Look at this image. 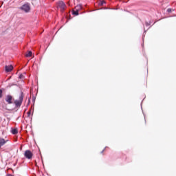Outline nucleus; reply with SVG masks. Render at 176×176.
Returning a JSON list of instances; mask_svg holds the SVG:
<instances>
[{
	"label": "nucleus",
	"mask_w": 176,
	"mask_h": 176,
	"mask_svg": "<svg viewBox=\"0 0 176 176\" xmlns=\"http://www.w3.org/2000/svg\"><path fill=\"white\" fill-rule=\"evenodd\" d=\"M25 57H32V52L28 51V53L25 54Z\"/></svg>",
	"instance_id": "10"
},
{
	"label": "nucleus",
	"mask_w": 176,
	"mask_h": 176,
	"mask_svg": "<svg viewBox=\"0 0 176 176\" xmlns=\"http://www.w3.org/2000/svg\"><path fill=\"white\" fill-rule=\"evenodd\" d=\"M30 115H31V111L28 112V116H30Z\"/></svg>",
	"instance_id": "16"
},
{
	"label": "nucleus",
	"mask_w": 176,
	"mask_h": 176,
	"mask_svg": "<svg viewBox=\"0 0 176 176\" xmlns=\"http://www.w3.org/2000/svg\"><path fill=\"white\" fill-rule=\"evenodd\" d=\"M6 142H9V140H5L3 138H0V149L6 144Z\"/></svg>",
	"instance_id": "6"
},
{
	"label": "nucleus",
	"mask_w": 176,
	"mask_h": 176,
	"mask_svg": "<svg viewBox=\"0 0 176 176\" xmlns=\"http://www.w3.org/2000/svg\"><path fill=\"white\" fill-rule=\"evenodd\" d=\"M13 100V96H12V95H7L6 96V101L7 102V104H13V102H12Z\"/></svg>",
	"instance_id": "5"
},
{
	"label": "nucleus",
	"mask_w": 176,
	"mask_h": 176,
	"mask_svg": "<svg viewBox=\"0 0 176 176\" xmlns=\"http://www.w3.org/2000/svg\"><path fill=\"white\" fill-rule=\"evenodd\" d=\"M75 10H77L79 12V10H82V6L81 5H78L74 8Z\"/></svg>",
	"instance_id": "9"
},
{
	"label": "nucleus",
	"mask_w": 176,
	"mask_h": 176,
	"mask_svg": "<svg viewBox=\"0 0 176 176\" xmlns=\"http://www.w3.org/2000/svg\"><path fill=\"white\" fill-rule=\"evenodd\" d=\"M72 14H74V16H78L79 15V11L74 9V10H72Z\"/></svg>",
	"instance_id": "8"
},
{
	"label": "nucleus",
	"mask_w": 176,
	"mask_h": 176,
	"mask_svg": "<svg viewBox=\"0 0 176 176\" xmlns=\"http://www.w3.org/2000/svg\"><path fill=\"white\" fill-rule=\"evenodd\" d=\"M23 76H23V74H21V75L19 76V79H23Z\"/></svg>",
	"instance_id": "15"
},
{
	"label": "nucleus",
	"mask_w": 176,
	"mask_h": 176,
	"mask_svg": "<svg viewBox=\"0 0 176 176\" xmlns=\"http://www.w3.org/2000/svg\"><path fill=\"white\" fill-rule=\"evenodd\" d=\"M21 10H23V12H25V13H28V12L31 10V7L30 6V3L23 4L21 7Z\"/></svg>",
	"instance_id": "2"
},
{
	"label": "nucleus",
	"mask_w": 176,
	"mask_h": 176,
	"mask_svg": "<svg viewBox=\"0 0 176 176\" xmlns=\"http://www.w3.org/2000/svg\"><path fill=\"white\" fill-rule=\"evenodd\" d=\"M58 8L60 9L61 12H64L65 9H67V6L65 5V3L63 1H59L58 3Z\"/></svg>",
	"instance_id": "3"
},
{
	"label": "nucleus",
	"mask_w": 176,
	"mask_h": 176,
	"mask_svg": "<svg viewBox=\"0 0 176 176\" xmlns=\"http://www.w3.org/2000/svg\"><path fill=\"white\" fill-rule=\"evenodd\" d=\"M3 92L2 91V89H0V98H2L3 97Z\"/></svg>",
	"instance_id": "12"
},
{
	"label": "nucleus",
	"mask_w": 176,
	"mask_h": 176,
	"mask_svg": "<svg viewBox=\"0 0 176 176\" xmlns=\"http://www.w3.org/2000/svg\"><path fill=\"white\" fill-rule=\"evenodd\" d=\"M5 69L6 72H11V71H13V65H6L5 67Z\"/></svg>",
	"instance_id": "7"
},
{
	"label": "nucleus",
	"mask_w": 176,
	"mask_h": 176,
	"mask_svg": "<svg viewBox=\"0 0 176 176\" xmlns=\"http://www.w3.org/2000/svg\"><path fill=\"white\" fill-rule=\"evenodd\" d=\"M104 3H105V1L103 0V1H100L99 5H100V6H102V5H104Z\"/></svg>",
	"instance_id": "13"
},
{
	"label": "nucleus",
	"mask_w": 176,
	"mask_h": 176,
	"mask_svg": "<svg viewBox=\"0 0 176 176\" xmlns=\"http://www.w3.org/2000/svg\"><path fill=\"white\" fill-rule=\"evenodd\" d=\"M167 12H168V13H171V8H168V9L167 10Z\"/></svg>",
	"instance_id": "14"
},
{
	"label": "nucleus",
	"mask_w": 176,
	"mask_h": 176,
	"mask_svg": "<svg viewBox=\"0 0 176 176\" xmlns=\"http://www.w3.org/2000/svg\"><path fill=\"white\" fill-rule=\"evenodd\" d=\"M24 156L25 157H26V159L30 160V159H32V156H34V154H32V152H31V151L26 150L25 151Z\"/></svg>",
	"instance_id": "4"
},
{
	"label": "nucleus",
	"mask_w": 176,
	"mask_h": 176,
	"mask_svg": "<svg viewBox=\"0 0 176 176\" xmlns=\"http://www.w3.org/2000/svg\"><path fill=\"white\" fill-rule=\"evenodd\" d=\"M23 100H24V93L21 91L19 95V99L15 100L14 102L16 108H20V107H21V104H23Z\"/></svg>",
	"instance_id": "1"
},
{
	"label": "nucleus",
	"mask_w": 176,
	"mask_h": 176,
	"mask_svg": "<svg viewBox=\"0 0 176 176\" xmlns=\"http://www.w3.org/2000/svg\"><path fill=\"white\" fill-rule=\"evenodd\" d=\"M11 133L12 134H17V133H19V131L17 130V129H12Z\"/></svg>",
	"instance_id": "11"
}]
</instances>
